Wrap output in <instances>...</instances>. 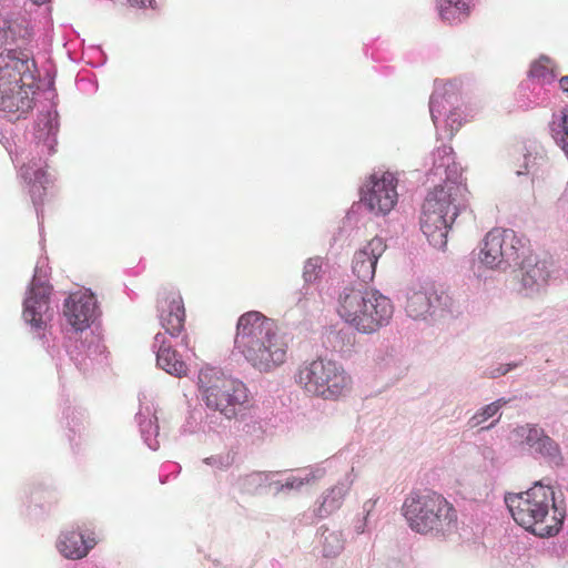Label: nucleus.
Listing matches in <instances>:
<instances>
[{
    "instance_id": "nucleus-1",
    "label": "nucleus",
    "mask_w": 568,
    "mask_h": 568,
    "mask_svg": "<svg viewBox=\"0 0 568 568\" xmlns=\"http://www.w3.org/2000/svg\"><path fill=\"white\" fill-rule=\"evenodd\" d=\"M234 345L246 362L262 373L282 366L290 349L286 336L275 321L257 311L239 317Z\"/></svg>"
},
{
    "instance_id": "nucleus-2",
    "label": "nucleus",
    "mask_w": 568,
    "mask_h": 568,
    "mask_svg": "<svg viewBox=\"0 0 568 568\" xmlns=\"http://www.w3.org/2000/svg\"><path fill=\"white\" fill-rule=\"evenodd\" d=\"M505 503L514 520L536 536L551 537L561 529L565 511L556 506L550 486L537 483L526 491L507 494Z\"/></svg>"
},
{
    "instance_id": "nucleus-3",
    "label": "nucleus",
    "mask_w": 568,
    "mask_h": 568,
    "mask_svg": "<svg viewBox=\"0 0 568 568\" xmlns=\"http://www.w3.org/2000/svg\"><path fill=\"white\" fill-rule=\"evenodd\" d=\"M402 511L409 528L417 534L446 539L457 532V509L436 491L409 494Z\"/></svg>"
},
{
    "instance_id": "nucleus-4",
    "label": "nucleus",
    "mask_w": 568,
    "mask_h": 568,
    "mask_svg": "<svg viewBox=\"0 0 568 568\" xmlns=\"http://www.w3.org/2000/svg\"><path fill=\"white\" fill-rule=\"evenodd\" d=\"M392 301L376 291L345 287L337 301V314L362 334H373L389 324Z\"/></svg>"
},
{
    "instance_id": "nucleus-5",
    "label": "nucleus",
    "mask_w": 568,
    "mask_h": 568,
    "mask_svg": "<svg viewBox=\"0 0 568 568\" xmlns=\"http://www.w3.org/2000/svg\"><path fill=\"white\" fill-rule=\"evenodd\" d=\"M295 381L307 395L325 400H337L353 387L352 376L339 363L322 357L301 364Z\"/></svg>"
},
{
    "instance_id": "nucleus-6",
    "label": "nucleus",
    "mask_w": 568,
    "mask_h": 568,
    "mask_svg": "<svg viewBox=\"0 0 568 568\" xmlns=\"http://www.w3.org/2000/svg\"><path fill=\"white\" fill-rule=\"evenodd\" d=\"M199 387L205 405L229 419L250 406L251 396L245 384L215 368L200 371Z\"/></svg>"
},
{
    "instance_id": "nucleus-7",
    "label": "nucleus",
    "mask_w": 568,
    "mask_h": 568,
    "mask_svg": "<svg viewBox=\"0 0 568 568\" xmlns=\"http://www.w3.org/2000/svg\"><path fill=\"white\" fill-rule=\"evenodd\" d=\"M525 252L526 243L515 231L495 227L479 243L477 257L485 268L506 271L518 264Z\"/></svg>"
},
{
    "instance_id": "nucleus-8",
    "label": "nucleus",
    "mask_w": 568,
    "mask_h": 568,
    "mask_svg": "<svg viewBox=\"0 0 568 568\" xmlns=\"http://www.w3.org/2000/svg\"><path fill=\"white\" fill-rule=\"evenodd\" d=\"M397 183L392 172L373 173L362 190L361 201L372 213L386 215L398 201Z\"/></svg>"
},
{
    "instance_id": "nucleus-9",
    "label": "nucleus",
    "mask_w": 568,
    "mask_h": 568,
    "mask_svg": "<svg viewBox=\"0 0 568 568\" xmlns=\"http://www.w3.org/2000/svg\"><path fill=\"white\" fill-rule=\"evenodd\" d=\"M36 62L21 51L7 50L0 53V91L16 88L26 81L34 82Z\"/></svg>"
},
{
    "instance_id": "nucleus-10",
    "label": "nucleus",
    "mask_w": 568,
    "mask_h": 568,
    "mask_svg": "<svg viewBox=\"0 0 568 568\" xmlns=\"http://www.w3.org/2000/svg\"><path fill=\"white\" fill-rule=\"evenodd\" d=\"M453 304V298L445 291L438 292L434 284L427 283L408 295L406 312L417 320L425 317L432 310L450 311Z\"/></svg>"
},
{
    "instance_id": "nucleus-11",
    "label": "nucleus",
    "mask_w": 568,
    "mask_h": 568,
    "mask_svg": "<svg viewBox=\"0 0 568 568\" xmlns=\"http://www.w3.org/2000/svg\"><path fill=\"white\" fill-rule=\"evenodd\" d=\"M466 186L454 182L446 181L444 184L437 185L432 190L424 203H433L434 211L445 213L447 217L456 219L459 209L466 202Z\"/></svg>"
},
{
    "instance_id": "nucleus-12",
    "label": "nucleus",
    "mask_w": 568,
    "mask_h": 568,
    "mask_svg": "<svg viewBox=\"0 0 568 568\" xmlns=\"http://www.w3.org/2000/svg\"><path fill=\"white\" fill-rule=\"evenodd\" d=\"M94 295L88 291L71 294L64 304V315L69 324L77 331H83L97 317Z\"/></svg>"
},
{
    "instance_id": "nucleus-13",
    "label": "nucleus",
    "mask_w": 568,
    "mask_h": 568,
    "mask_svg": "<svg viewBox=\"0 0 568 568\" xmlns=\"http://www.w3.org/2000/svg\"><path fill=\"white\" fill-rule=\"evenodd\" d=\"M434 205L430 202L423 204L420 230L433 246L443 248L447 244V235L455 219L434 211Z\"/></svg>"
},
{
    "instance_id": "nucleus-14",
    "label": "nucleus",
    "mask_w": 568,
    "mask_h": 568,
    "mask_svg": "<svg viewBox=\"0 0 568 568\" xmlns=\"http://www.w3.org/2000/svg\"><path fill=\"white\" fill-rule=\"evenodd\" d=\"M386 244L379 236L373 237L363 247L355 252L353 258V273L364 283L375 277L376 264L384 254Z\"/></svg>"
},
{
    "instance_id": "nucleus-15",
    "label": "nucleus",
    "mask_w": 568,
    "mask_h": 568,
    "mask_svg": "<svg viewBox=\"0 0 568 568\" xmlns=\"http://www.w3.org/2000/svg\"><path fill=\"white\" fill-rule=\"evenodd\" d=\"M23 317L36 328H42L52 318L50 288L33 286L24 301Z\"/></svg>"
},
{
    "instance_id": "nucleus-16",
    "label": "nucleus",
    "mask_w": 568,
    "mask_h": 568,
    "mask_svg": "<svg viewBox=\"0 0 568 568\" xmlns=\"http://www.w3.org/2000/svg\"><path fill=\"white\" fill-rule=\"evenodd\" d=\"M8 92L0 91V110L16 115L17 119L33 108V82L26 81L16 88L9 87Z\"/></svg>"
},
{
    "instance_id": "nucleus-17",
    "label": "nucleus",
    "mask_w": 568,
    "mask_h": 568,
    "mask_svg": "<svg viewBox=\"0 0 568 568\" xmlns=\"http://www.w3.org/2000/svg\"><path fill=\"white\" fill-rule=\"evenodd\" d=\"M95 545L97 537L93 531L83 535L72 530L60 535L57 547L63 557L77 560L84 558Z\"/></svg>"
},
{
    "instance_id": "nucleus-18",
    "label": "nucleus",
    "mask_w": 568,
    "mask_h": 568,
    "mask_svg": "<svg viewBox=\"0 0 568 568\" xmlns=\"http://www.w3.org/2000/svg\"><path fill=\"white\" fill-rule=\"evenodd\" d=\"M162 305L161 324L171 336H179L184 328L185 310L179 293H171Z\"/></svg>"
},
{
    "instance_id": "nucleus-19",
    "label": "nucleus",
    "mask_w": 568,
    "mask_h": 568,
    "mask_svg": "<svg viewBox=\"0 0 568 568\" xmlns=\"http://www.w3.org/2000/svg\"><path fill=\"white\" fill-rule=\"evenodd\" d=\"M154 345L159 346L156 352V363L166 373L176 376L184 377L187 374V365L182 361L179 353L172 348L171 344L166 342V336L162 333H158L154 337Z\"/></svg>"
},
{
    "instance_id": "nucleus-20",
    "label": "nucleus",
    "mask_w": 568,
    "mask_h": 568,
    "mask_svg": "<svg viewBox=\"0 0 568 568\" xmlns=\"http://www.w3.org/2000/svg\"><path fill=\"white\" fill-rule=\"evenodd\" d=\"M521 285L527 292L538 291L548 278L546 265L532 257H526L521 263Z\"/></svg>"
},
{
    "instance_id": "nucleus-21",
    "label": "nucleus",
    "mask_w": 568,
    "mask_h": 568,
    "mask_svg": "<svg viewBox=\"0 0 568 568\" xmlns=\"http://www.w3.org/2000/svg\"><path fill=\"white\" fill-rule=\"evenodd\" d=\"M438 11L442 20L459 23L470 14V0H439Z\"/></svg>"
},
{
    "instance_id": "nucleus-22",
    "label": "nucleus",
    "mask_w": 568,
    "mask_h": 568,
    "mask_svg": "<svg viewBox=\"0 0 568 568\" xmlns=\"http://www.w3.org/2000/svg\"><path fill=\"white\" fill-rule=\"evenodd\" d=\"M348 490L349 484L346 480L337 483L327 489L318 508V515L325 517L339 509Z\"/></svg>"
},
{
    "instance_id": "nucleus-23",
    "label": "nucleus",
    "mask_w": 568,
    "mask_h": 568,
    "mask_svg": "<svg viewBox=\"0 0 568 568\" xmlns=\"http://www.w3.org/2000/svg\"><path fill=\"white\" fill-rule=\"evenodd\" d=\"M514 435L519 444L527 445L535 452L541 438L544 437L545 432L542 428H539L536 425L526 424L515 428Z\"/></svg>"
},
{
    "instance_id": "nucleus-24",
    "label": "nucleus",
    "mask_w": 568,
    "mask_h": 568,
    "mask_svg": "<svg viewBox=\"0 0 568 568\" xmlns=\"http://www.w3.org/2000/svg\"><path fill=\"white\" fill-rule=\"evenodd\" d=\"M552 138L568 155V110L555 116L550 124Z\"/></svg>"
},
{
    "instance_id": "nucleus-25",
    "label": "nucleus",
    "mask_w": 568,
    "mask_h": 568,
    "mask_svg": "<svg viewBox=\"0 0 568 568\" xmlns=\"http://www.w3.org/2000/svg\"><path fill=\"white\" fill-rule=\"evenodd\" d=\"M529 75L534 79H537L541 83L551 82L556 77L555 64L552 60L547 57H541L531 64Z\"/></svg>"
},
{
    "instance_id": "nucleus-26",
    "label": "nucleus",
    "mask_w": 568,
    "mask_h": 568,
    "mask_svg": "<svg viewBox=\"0 0 568 568\" xmlns=\"http://www.w3.org/2000/svg\"><path fill=\"white\" fill-rule=\"evenodd\" d=\"M521 155L524 158L525 164L524 170L516 171L518 175L529 173L535 174L539 166L545 162V156L536 144L529 145V148H525V152H523Z\"/></svg>"
},
{
    "instance_id": "nucleus-27",
    "label": "nucleus",
    "mask_w": 568,
    "mask_h": 568,
    "mask_svg": "<svg viewBox=\"0 0 568 568\" xmlns=\"http://www.w3.org/2000/svg\"><path fill=\"white\" fill-rule=\"evenodd\" d=\"M508 402L509 400L506 398H499L496 402L486 405L469 419V426L474 428L481 425L487 419L494 417Z\"/></svg>"
},
{
    "instance_id": "nucleus-28",
    "label": "nucleus",
    "mask_w": 568,
    "mask_h": 568,
    "mask_svg": "<svg viewBox=\"0 0 568 568\" xmlns=\"http://www.w3.org/2000/svg\"><path fill=\"white\" fill-rule=\"evenodd\" d=\"M535 453L540 454L557 465L562 460L558 444L546 434L535 449Z\"/></svg>"
},
{
    "instance_id": "nucleus-29",
    "label": "nucleus",
    "mask_w": 568,
    "mask_h": 568,
    "mask_svg": "<svg viewBox=\"0 0 568 568\" xmlns=\"http://www.w3.org/2000/svg\"><path fill=\"white\" fill-rule=\"evenodd\" d=\"M324 258L321 256L310 257L303 267V280L307 284H313L321 278L323 273Z\"/></svg>"
},
{
    "instance_id": "nucleus-30",
    "label": "nucleus",
    "mask_w": 568,
    "mask_h": 568,
    "mask_svg": "<svg viewBox=\"0 0 568 568\" xmlns=\"http://www.w3.org/2000/svg\"><path fill=\"white\" fill-rule=\"evenodd\" d=\"M344 548L341 536L336 532H328L324 536L323 554L325 557H335Z\"/></svg>"
},
{
    "instance_id": "nucleus-31",
    "label": "nucleus",
    "mask_w": 568,
    "mask_h": 568,
    "mask_svg": "<svg viewBox=\"0 0 568 568\" xmlns=\"http://www.w3.org/2000/svg\"><path fill=\"white\" fill-rule=\"evenodd\" d=\"M21 175L29 183L42 184L45 182V171L36 162L22 165Z\"/></svg>"
},
{
    "instance_id": "nucleus-32",
    "label": "nucleus",
    "mask_w": 568,
    "mask_h": 568,
    "mask_svg": "<svg viewBox=\"0 0 568 568\" xmlns=\"http://www.w3.org/2000/svg\"><path fill=\"white\" fill-rule=\"evenodd\" d=\"M440 104H442V101H440L439 97L433 95L430 99V102H429V108H430V113H432V116L434 120L436 118L435 112L439 111L438 109H439Z\"/></svg>"
},
{
    "instance_id": "nucleus-33",
    "label": "nucleus",
    "mask_w": 568,
    "mask_h": 568,
    "mask_svg": "<svg viewBox=\"0 0 568 568\" xmlns=\"http://www.w3.org/2000/svg\"><path fill=\"white\" fill-rule=\"evenodd\" d=\"M302 485H303V480L293 477L291 479H287L285 485H283V487L292 489V488H300Z\"/></svg>"
},
{
    "instance_id": "nucleus-34",
    "label": "nucleus",
    "mask_w": 568,
    "mask_h": 568,
    "mask_svg": "<svg viewBox=\"0 0 568 568\" xmlns=\"http://www.w3.org/2000/svg\"><path fill=\"white\" fill-rule=\"evenodd\" d=\"M376 501L375 499H369L367 501L364 503L363 505V509L364 511L366 513V516H365V519L369 516V514L373 511V509L375 508L376 506Z\"/></svg>"
},
{
    "instance_id": "nucleus-35",
    "label": "nucleus",
    "mask_w": 568,
    "mask_h": 568,
    "mask_svg": "<svg viewBox=\"0 0 568 568\" xmlns=\"http://www.w3.org/2000/svg\"><path fill=\"white\" fill-rule=\"evenodd\" d=\"M128 2L136 7H145L146 4H150L152 0H128Z\"/></svg>"
},
{
    "instance_id": "nucleus-36",
    "label": "nucleus",
    "mask_w": 568,
    "mask_h": 568,
    "mask_svg": "<svg viewBox=\"0 0 568 568\" xmlns=\"http://www.w3.org/2000/svg\"><path fill=\"white\" fill-rule=\"evenodd\" d=\"M559 87L564 92L568 93V75L560 78Z\"/></svg>"
},
{
    "instance_id": "nucleus-37",
    "label": "nucleus",
    "mask_w": 568,
    "mask_h": 568,
    "mask_svg": "<svg viewBox=\"0 0 568 568\" xmlns=\"http://www.w3.org/2000/svg\"><path fill=\"white\" fill-rule=\"evenodd\" d=\"M7 42V31L4 29H0V45Z\"/></svg>"
},
{
    "instance_id": "nucleus-38",
    "label": "nucleus",
    "mask_w": 568,
    "mask_h": 568,
    "mask_svg": "<svg viewBox=\"0 0 568 568\" xmlns=\"http://www.w3.org/2000/svg\"><path fill=\"white\" fill-rule=\"evenodd\" d=\"M510 368H506V369H497V373L496 374H491V377H497V376H500V375H505Z\"/></svg>"
},
{
    "instance_id": "nucleus-39",
    "label": "nucleus",
    "mask_w": 568,
    "mask_h": 568,
    "mask_svg": "<svg viewBox=\"0 0 568 568\" xmlns=\"http://www.w3.org/2000/svg\"><path fill=\"white\" fill-rule=\"evenodd\" d=\"M455 115H456L455 113H452V114L448 116L447 121H452L453 123H455V122H456V120L454 119V116H455Z\"/></svg>"
},
{
    "instance_id": "nucleus-40",
    "label": "nucleus",
    "mask_w": 568,
    "mask_h": 568,
    "mask_svg": "<svg viewBox=\"0 0 568 568\" xmlns=\"http://www.w3.org/2000/svg\"><path fill=\"white\" fill-rule=\"evenodd\" d=\"M449 125H450V128H452V129L458 130V129L460 128L462 123H460V122H458V123L456 124V126H454V125H453V123H450Z\"/></svg>"
},
{
    "instance_id": "nucleus-41",
    "label": "nucleus",
    "mask_w": 568,
    "mask_h": 568,
    "mask_svg": "<svg viewBox=\"0 0 568 568\" xmlns=\"http://www.w3.org/2000/svg\"><path fill=\"white\" fill-rule=\"evenodd\" d=\"M356 529H357V532H363L364 531V526H359Z\"/></svg>"
},
{
    "instance_id": "nucleus-42",
    "label": "nucleus",
    "mask_w": 568,
    "mask_h": 568,
    "mask_svg": "<svg viewBox=\"0 0 568 568\" xmlns=\"http://www.w3.org/2000/svg\"><path fill=\"white\" fill-rule=\"evenodd\" d=\"M493 426H494V423H493V424H489V426L485 427V429H488V428H490V427H493Z\"/></svg>"
}]
</instances>
